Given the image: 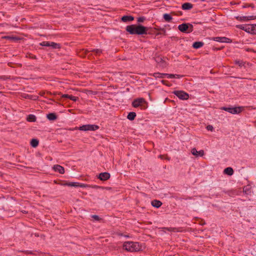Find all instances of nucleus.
I'll return each instance as SVG.
<instances>
[{"label": "nucleus", "mask_w": 256, "mask_h": 256, "mask_svg": "<svg viewBox=\"0 0 256 256\" xmlns=\"http://www.w3.org/2000/svg\"><path fill=\"white\" fill-rule=\"evenodd\" d=\"M46 118L50 120H54L56 119V116L54 113H50L47 114Z\"/></svg>", "instance_id": "4be33fe9"}, {"label": "nucleus", "mask_w": 256, "mask_h": 256, "mask_svg": "<svg viewBox=\"0 0 256 256\" xmlns=\"http://www.w3.org/2000/svg\"><path fill=\"white\" fill-rule=\"evenodd\" d=\"M70 99L74 102H76L78 99V98L71 95Z\"/></svg>", "instance_id": "2f4dec72"}, {"label": "nucleus", "mask_w": 256, "mask_h": 256, "mask_svg": "<svg viewBox=\"0 0 256 256\" xmlns=\"http://www.w3.org/2000/svg\"><path fill=\"white\" fill-rule=\"evenodd\" d=\"M174 94L180 100H186L189 98L188 94L184 91H174Z\"/></svg>", "instance_id": "0eeeda50"}, {"label": "nucleus", "mask_w": 256, "mask_h": 256, "mask_svg": "<svg viewBox=\"0 0 256 256\" xmlns=\"http://www.w3.org/2000/svg\"><path fill=\"white\" fill-rule=\"evenodd\" d=\"M224 173L228 176H232L234 174V170L230 167H228L224 170Z\"/></svg>", "instance_id": "6ab92c4d"}, {"label": "nucleus", "mask_w": 256, "mask_h": 256, "mask_svg": "<svg viewBox=\"0 0 256 256\" xmlns=\"http://www.w3.org/2000/svg\"><path fill=\"white\" fill-rule=\"evenodd\" d=\"M92 218L94 220H97V221L100 220V218L97 215H92Z\"/></svg>", "instance_id": "72a5a7b5"}, {"label": "nucleus", "mask_w": 256, "mask_h": 256, "mask_svg": "<svg viewBox=\"0 0 256 256\" xmlns=\"http://www.w3.org/2000/svg\"><path fill=\"white\" fill-rule=\"evenodd\" d=\"M136 116V112H130L128 114V115L127 116V118L129 120H134Z\"/></svg>", "instance_id": "b1692460"}, {"label": "nucleus", "mask_w": 256, "mask_h": 256, "mask_svg": "<svg viewBox=\"0 0 256 256\" xmlns=\"http://www.w3.org/2000/svg\"><path fill=\"white\" fill-rule=\"evenodd\" d=\"M148 28L142 25L132 24L126 27V30L131 34H146Z\"/></svg>", "instance_id": "f257e3e1"}, {"label": "nucleus", "mask_w": 256, "mask_h": 256, "mask_svg": "<svg viewBox=\"0 0 256 256\" xmlns=\"http://www.w3.org/2000/svg\"><path fill=\"white\" fill-rule=\"evenodd\" d=\"M213 40L214 41L220 42H227L230 43L232 42V40L226 37H215L213 38Z\"/></svg>", "instance_id": "9b49d317"}, {"label": "nucleus", "mask_w": 256, "mask_h": 256, "mask_svg": "<svg viewBox=\"0 0 256 256\" xmlns=\"http://www.w3.org/2000/svg\"><path fill=\"white\" fill-rule=\"evenodd\" d=\"M52 168L55 172H58L60 174H64V167L59 164L54 165Z\"/></svg>", "instance_id": "ddd939ff"}, {"label": "nucleus", "mask_w": 256, "mask_h": 256, "mask_svg": "<svg viewBox=\"0 0 256 256\" xmlns=\"http://www.w3.org/2000/svg\"><path fill=\"white\" fill-rule=\"evenodd\" d=\"M236 27L240 30H244L246 32V24H240L236 26Z\"/></svg>", "instance_id": "c85d7f7f"}, {"label": "nucleus", "mask_w": 256, "mask_h": 256, "mask_svg": "<svg viewBox=\"0 0 256 256\" xmlns=\"http://www.w3.org/2000/svg\"><path fill=\"white\" fill-rule=\"evenodd\" d=\"M152 76L156 78H164L165 76V74L154 72L152 74Z\"/></svg>", "instance_id": "393cba45"}, {"label": "nucleus", "mask_w": 256, "mask_h": 256, "mask_svg": "<svg viewBox=\"0 0 256 256\" xmlns=\"http://www.w3.org/2000/svg\"><path fill=\"white\" fill-rule=\"evenodd\" d=\"M132 105L134 108L142 106V109H146L147 108V102L144 98L135 99L133 101Z\"/></svg>", "instance_id": "7ed1b4c3"}, {"label": "nucleus", "mask_w": 256, "mask_h": 256, "mask_svg": "<svg viewBox=\"0 0 256 256\" xmlns=\"http://www.w3.org/2000/svg\"><path fill=\"white\" fill-rule=\"evenodd\" d=\"M202 1H204L205 0H201Z\"/></svg>", "instance_id": "79ce46f5"}, {"label": "nucleus", "mask_w": 256, "mask_h": 256, "mask_svg": "<svg viewBox=\"0 0 256 256\" xmlns=\"http://www.w3.org/2000/svg\"><path fill=\"white\" fill-rule=\"evenodd\" d=\"M123 248L128 252H135L142 250L144 246L138 242H126L123 244Z\"/></svg>", "instance_id": "f03ea898"}, {"label": "nucleus", "mask_w": 256, "mask_h": 256, "mask_svg": "<svg viewBox=\"0 0 256 256\" xmlns=\"http://www.w3.org/2000/svg\"><path fill=\"white\" fill-rule=\"evenodd\" d=\"M62 186H73V187H80V188H84L86 187V185L84 184H80L76 182H66L61 184Z\"/></svg>", "instance_id": "1a4fd4ad"}, {"label": "nucleus", "mask_w": 256, "mask_h": 256, "mask_svg": "<svg viewBox=\"0 0 256 256\" xmlns=\"http://www.w3.org/2000/svg\"><path fill=\"white\" fill-rule=\"evenodd\" d=\"M71 95H69V94H62V98H70V96Z\"/></svg>", "instance_id": "c9c22d12"}, {"label": "nucleus", "mask_w": 256, "mask_h": 256, "mask_svg": "<svg viewBox=\"0 0 256 256\" xmlns=\"http://www.w3.org/2000/svg\"><path fill=\"white\" fill-rule=\"evenodd\" d=\"M192 154L195 156H202L204 155V151L203 150H200V151H198L196 148H193L191 150Z\"/></svg>", "instance_id": "4468645a"}, {"label": "nucleus", "mask_w": 256, "mask_h": 256, "mask_svg": "<svg viewBox=\"0 0 256 256\" xmlns=\"http://www.w3.org/2000/svg\"><path fill=\"white\" fill-rule=\"evenodd\" d=\"M246 32L255 34L256 33V24H246Z\"/></svg>", "instance_id": "9d476101"}, {"label": "nucleus", "mask_w": 256, "mask_h": 256, "mask_svg": "<svg viewBox=\"0 0 256 256\" xmlns=\"http://www.w3.org/2000/svg\"><path fill=\"white\" fill-rule=\"evenodd\" d=\"M98 128L99 126L96 124H86L80 126L78 129L82 131H95Z\"/></svg>", "instance_id": "423d86ee"}, {"label": "nucleus", "mask_w": 256, "mask_h": 256, "mask_svg": "<svg viewBox=\"0 0 256 256\" xmlns=\"http://www.w3.org/2000/svg\"><path fill=\"white\" fill-rule=\"evenodd\" d=\"M160 34V33H158V34H156V35H158V34Z\"/></svg>", "instance_id": "a19ab883"}, {"label": "nucleus", "mask_w": 256, "mask_h": 256, "mask_svg": "<svg viewBox=\"0 0 256 256\" xmlns=\"http://www.w3.org/2000/svg\"><path fill=\"white\" fill-rule=\"evenodd\" d=\"M70 99L74 102H76L78 99V98L71 95Z\"/></svg>", "instance_id": "473e14b6"}, {"label": "nucleus", "mask_w": 256, "mask_h": 256, "mask_svg": "<svg viewBox=\"0 0 256 256\" xmlns=\"http://www.w3.org/2000/svg\"><path fill=\"white\" fill-rule=\"evenodd\" d=\"M159 158H160L162 159H163V158H166L168 160H170V158H168L166 156H164V155H160L159 156Z\"/></svg>", "instance_id": "4c0bfd02"}, {"label": "nucleus", "mask_w": 256, "mask_h": 256, "mask_svg": "<svg viewBox=\"0 0 256 256\" xmlns=\"http://www.w3.org/2000/svg\"><path fill=\"white\" fill-rule=\"evenodd\" d=\"M256 19V16H242L239 18V20L242 21H248L250 20H252Z\"/></svg>", "instance_id": "2eb2a0df"}, {"label": "nucleus", "mask_w": 256, "mask_h": 256, "mask_svg": "<svg viewBox=\"0 0 256 256\" xmlns=\"http://www.w3.org/2000/svg\"><path fill=\"white\" fill-rule=\"evenodd\" d=\"M27 120L28 122H34L36 120V118L33 114H30L27 118Z\"/></svg>", "instance_id": "cd10ccee"}, {"label": "nucleus", "mask_w": 256, "mask_h": 256, "mask_svg": "<svg viewBox=\"0 0 256 256\" xmlns=\"http://www.w3.org/2000/svg\"><path fill=\"white\" fill-rule=\"evenodd\" d=\"M30 144L32 147L36 148L38 144V140L34 138L32 139L30 142Z\"/></svg>", "instance_id": "bb28decb"}, {"label": "nucleus", "mask_w": 256, "mask_h": 256, "mask_svg": "<svg viewBox=\"0 0 256 256\" xmlns=\"http://www.w3.org/2000/svg\"><path fill=\"white\" fill-rule=\"evenodd\" d=\"M165 76H166L168 78H182V76L179 75V74H165Z\"/></svg>", "instance_id": "a211bd4d"}, {"label": "nucleus", "mask_w": 256, "mask_h": 256, "mask_svg": "<svg viewBox=\"0 0 256 256\" xmlns=\"http://www.w3.org/2000/svg\"><path fill=\"white\" fill-rule=\"evenodd\" d=\"M178 30L182 32L190 33L193 30V26L190 24H182L178 26Z\"/></svg>", "instance_id": "20e7f679"}, {"label": "nucleus", "mask_w": 256, "mask_h": 256, "mask_svg": "<svg viewBox=\"0 0 256 256\" xmlns=\"http://www.w3.org/2000/svg\"><path fill=\"white\" fill-rule=\"evenodd\" d=\"M26 254H32V252H26Z\"/></svg>", "instance_id": "ea45409f"}, {"label": "nucleus", "mask_w": 256, "mask_h": 256, "mask_svg": "<svg viewBox=\"0 0 256 256\" xmlns=\"http://www.w3.org/2000/svg\"><path fill=\"white\" fill-rule=\"evenodd\" d=\"M163 18L164 19V20L167 22H170L172 20V17L170 14H164L163 15Z\"/></svg>", "instance_id": "a878e982"}, {"label": "nucleus", "mask_w": 256, "mask_h": 256, "mask_svg": "<svg viewBox=\"0 0 256 256\" xmlns=\"http://www.w3.org/2000/svg\"><path fill=\"white\" fill-rule=\"evenodd\" d=\"M110 178V174L108 172H104L99 174L98 178L101 180H106Z\"/></svg>", "instance_id": "f8f14e48"}, {"label": "nucleus", "mask_w": 256, "mask_h": 256, "mask_svg": "<svg viewBox=\"0 0 256 256\" xmlns=\"http://www.w3.org/2000/svg\"><path fill=\"white\" fill-rule=\"evenodd\" d=\"M152 205L156 208H160L162 205V202L158 200H154L152 201Z\"/></svg>", "instance_id": "f3484780"}, {"label": "nucleus", "mask_w": 256, "mask_h": 256, "mask_svg": "<svg viewBox=\"0 0 256 256\" xmlns=\"http://www.w3.org/2000/svg\"><path fill=\"white\" fill-rule=\"evenodd\" d=\"M144 18L140 17L138 18V22H144Z\"/></svg>", "instance_id": "e433bc0d"}, {"label": "nucleus", "mask_w": 256, "mask_h": 256, "mask_svg": "<svg viewBox=\"0 0 256 256\" xmlns=\"http://www.w3.org/2000/svg\"><path fill=\"white\" fill-rule=\"evenodd\" d=\"M90 52H94L96 53V54H100L102 52V50L99 49H94L91 50Z\"/></svg>", "instance_id": "7c9ffc66"}, {"label": "nucleus", "mask_w": 256, "mask_h": 256, "mask_svg": "<svg viewBox=\"0 0 256 256\" xmlns=\"http://www.w3.org/2000/svg\"><path fill=\"white\" fill-rule=\"evenodd\" d=\"M168 82L167 81L164 80H162V82L163 84H166V85H167V84H166V82Z\"/></svg>", "instance_id": "58836bf2"}, {"label": "nucleus", "mask_w": 256, "mask_h": 256, "mask_svg": "<svg viewBox=\"0 0 256 256\" xmlns=\"http://www.w3.org/2000/svg\"><path fill=\"white\" fill-rule=\"evenodd\" d=\"M242 109H243L242 107H240V106L234 107V108L222 107L221 108V110L226 111V112H228L230 114H239L242 111Z\"/></svg>", "instance_id": "39448f33"}, {"label": "nucleus", "mask_w": 256, "mask_h": 256, "mask_svg": "<svg viewBox=\"0 0 256 256\" xmlns=\"http://www.w3.org/2000/svg\"><path fill=\"white\" fill-rule=\"evenodd\" d=\"M203 45H204V42H196L193 44L192 46L194 48L198 49V48H199L202 47L203 46Z\"/></svg>", "instance_id": "412c9836"}, {"label": "nucleus", "mask_w": 256, "mask_h": 256, "mask_svg": "<svg viewBox=\"0 0 256 256\" xmlns=\"http://www.w3.org/2000/svg\"><path fill=\"white\" fill-rule=\"evenodd\" d=\"M164 230H166L170 232H181L180 228H164Z\"/></svg>", "instance_id": "5701e85b"}, {"label": "nucleus", "mask_w": 256, "mask_h": 256, "mask_svg": "<svg viewBox=\"0 0 256 256\" xmlns=\"http://www.w3.org/2000/svg\"><path fill=\"white\" fill-rule=\"evenodd\" d=\"M40 44L44 46H50L53 48H60V44L52 42H42Z\"/></svg>", "instance_id": "6e6552de"}, {"label": "nucleus", "mask_w": 256, "mask_h": 256, "mask_svg": "<svg viewBox=\"0 0 256 256\" xmlns=\"http://www.w3.org/2000/svg\"><path fill=\"white\" fill-rule=\"evenodd\" d=\"M134 20V18L132 16H124L122 17V20L124 22H126L128 21H132Z\"/></svg>", "instance_id": "aec40b11"}, {"label": "nucleus", "mask_w": 256, "mask_h": 256, "mask_svg": "<svg viewBox=\"0 0 256 256\" xmlns=\"http://www.w3.org/2000/svg\"><path fill=\"white\" fill-rule=\"evenodd\" d=\"M206 129L208 130H210V131H212L213 130V129H214V128L211 125H208L207 126H206Z\"/></svg>", "instance_id": "f704fd0d"}, {"label": "nucleus", "mask_w": 256, "mask_h": 256, "mask_svg": "<svg viewBox=\"0 0 256 256\" xmlns=\"http://www.w3.org/2000/svg\"><path fill=\"white\" fill-rule=\"evenodd\" d=\"M182 8L184 10H190L193 8V4L190 2H186L182 4Z\"/></svg>", "instance_id": "dca6fc26"}, {"label": "nucleus", "mask_w": 256, "mask_h": 256, "mask_svg": "<svg viewBox=\"0 0 256 256\" xmlns=\"http://www.w3.org/2000/svg\"><path fill=\"white\" fill-rule=\"evenodd\" d=\"M235 64H238L239 66L242 67L244 66V62L242 60H236L235 61Z\"/></svg>", "instance_id": "c756f323"}]
</instances>
